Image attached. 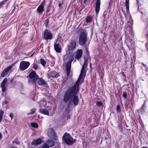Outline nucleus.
Masks as SVG:
<instances>
[{
	"instance_id": "obj_1",
	"label": "nucleus",
	"mask_w": 148,
	"mask_h": 148,
	"mask_svg": "<svg viewBox=\"0 0 148 148\" xmlns=\"http://www.w3.org/2000/svg\"><path fill=\"white\" fill-rule=\"evenodd\" d=\"M82 82L77 81L73 86L69 88L64 93L63 101L65 103L69 101L68 106L73 103L75 106H76L79 103V98L76 96L79 91V83H82Z\"/></svg>"
},
{
	"instance_id": "obj_2",
	"label": "nucleus",
	"mask_w": 148,
	"mask_h": 148,
	"mask_svg": "<svg viewBox=\"0 0 148 148\" xmlns=\"http://www.w3.org/2000/svg\"><path fill=\"white\" fill-rule=\"evenodd\" d=\"M63 141L67 145H72L76 142L75 139H73L71 135L65 133L62 137Z\"/></svg>"
},
{
	"instance_id": "obj_3",
	"label": "nucleus",
	"mask_w": 148,
	"mask_h": 148,
	"mask_svg": "<svg viewBox=\"0 0 148 148\" xmlns=\"http://www.w3.org/2000/svg\"><path fill=\"white\" fill-rule=\"evenodd\" d=\"M87 34L84 32L81 33L79 37V44L81 46H84L86 44L87 40Z\"/></svg>"
},
{
	"instance_id": "obj_4",
	"label": "nucleus",
	"mask_w": 148,
	"mask_h": 148,
	"mask_svg": "<svg viewBox=\"0 0 148 148\" xmlns=\"http://www.w3.org/2000/svg\"><path fill=\"white\" fill-rule=\"evenodd\" d=\"M88 63V62H87V61H84V64L82 65L80 74L77 79V81L80 82H82L81 81V79H84L86 75V71H84V69L85 68L87 67Z\"/></svg>"
},
{
	"instance_id": "obj_5",
	"label": "nucleus",
	"mask_w": 148,
	"mask_h": 148,
	"mask_svg": "<svg viewBox=\"0 0 148 148\" xmlns=\"http://www.w3.org/2000/svg\"><path fill=\"white\" fill-rule=\"evenodd\" d=\"M76 47V41L74 40H71L69 44L67 45L66 51L69 53L73 52Z\"/></svg>"
},
{
	"instance_id": "obj_6",
	"label": "nucleus",
	"mask_w": 148,
	"mask_h": 148,
	"mask_svg": "<svg viewBox=\"0 0 148 148\" xmlns=\"http://www.w3.org/2000/svg\"><path fill=\"white\" fill-rule=\"evenodd\" d=\"M73 60V57L72 56L69 59V61L66 63V75L68 76H69L71 71V63Z\"/></svg>"
},
{
	"instance_id": "obj_7",
	"label": "nucleus",
	"mask_w": 148,
	"mask_h": 148,
	"mask_svg": "<svg viewBox=\"0 0 148 148\" xmlns=\"http://www.w3.org/2000/svg\"><path fill=\"white\" fill-rule=\"evenodd\" d=\"M29 76L30 78L33 79L32 81V84H35L36 81L38 79V75L36 74L35 71H32L29 73Z\"/></svg>"
},
{
	"instance_id": "obj_8",
	"label": "nucleus",
	"mask_w": 148,
	"mask_h": 148,
	"mask_svg": "<svg viewBox=\"0 0 148 148\" xmlns=\"http://www.w3.org/2000/svg\"><path fill=\"white\" fill-rule=\"evenodd\" d=\"M30 63L28 62L21 61L19 66V68L21 71H24L29 66Z\"/></svg>"
},
{
	"instance_id": "obj_9",
	"label": "nucleus",
	"mask_w": 148,
	"mask_h": 148,
	"mask_svg": "<svg viewBox=\"0 0 148 148\" xmlns=\"http://www.w3.org/2000/svg\"><path fill=\"white\" fill-rule=\"evenodd\" d=\"M53 37L52 33L47 29H45L44 34V39L45 40H51Z\"/></svg>"
},
{
	"instance_id": "obj_10",
	"label": "nucleus",
	"mask_w": 148,
	"mask_h": 148,
	"mask_svg": "<svg viewBox=\"0 0 148 148\" xmlns=\"http://www.w3.org/2000/svg\"><path fill=\"white\" fill-rule=\"evenodd\" d=\"M46 1L44 0L42 2L37 9V11L39 13L41 14H42L44 11V7Z\"/></svg>"
},
{
	"instance_id": "obj_11",
	"label": "nucleus",
	"mask_w": 148,
	"mask_h": 148,
	"mask_svg": "<svg viewBox=\"0 0 148 148\" xmlns=\"http://www.w3.org/2000/svg\"><path fill=\"white\" fill-rule=\"evenodd\" d=\"M12 66H8L5 69L1 74V76L4 77L8 73L9 71L11 69Z\"/></svg>"
},
{
	"instance_id": "obj_12",
	"label": "nucleus",
	"mask_w": 148,
	"mask_h": 148,
	"mask_svg": "<svg viewBox=\"0 0 148 148\" xmlns=\"http://www.w3.org/2000/svg\"><path fill=\"white\" fill-rule=\"evenodd\" d=\"M101 5L100 0H97L95 6V11L96 15H98L99 12Z\"/></svg>"
},
{
	"instance_id": "obj_13",
	"label": "nucleus",
	"mask_w": 148,
	"mask_h": 148,
	"mask_svg": "<svg viewBox=\"0 0 148 148\" xmlns=\"http://www.w3.org/2000/svg\"><path fill=\"white\" fill-rule=\"evenodd\" d=\"M8 79L6 78H5L1 84V87L2 89L3 92H4L6 90V88L5 86V84L7 82Z\"/></svg>"
},
{
	"instance_id": "obj_14",
	"label": "nucleus",
	"mask_w": 148,
	"mask_h": 148,
	"mask_svg": "<svg viewBox=\"0 0 148 148\" xmlns=\"http://www.w3.org/2000/svg\"><path fill=\"white\" fill-rule=\"evenodd\" d=\"M49 137L51 138H55L57 137V135L53 129H51L48 134Z\"/></svg>"
},
{
	"instance_id": "obj_15",
	"label": "nucleus",
	"mask_w": 148,
	"mask_h": 148,
	"mask_svg": "<svg viewBox=\"0 0 148 148\" xmlns=\"http://www.w3.org/2000/svg\"><path fill=\"white\" fill-rule=\"evenodd\" d=\"M86 21L85 22V24L86 25L88 23H90L93 21V17L92 16L89 15H87L86 18Z\"/></svg>"
},
{
	"instance_id": "obj_16",
	"label": "nucleus",
	"mask_w": 148,
	"mask_h": 148,
	"mask_svg": "<svg viewBox=\"0 0 148 148\" xmlns=\"http://www.w3.org/2000/svg\"><path fill=\"white\" fill-rule=\"evenodd\" d=\"M42 140L40 138H38L36 140H34L32 143V145L34 146H37L42 143Z\"/></svg>"
},
{
	"instance_id": "obj_17",
	"label": "nucleus",
	"mask_w": 148,
	"mask_h": 148,
	"mask_svg": "<svg viewBox=\"0 0 148 148\" xmlns=\"http://www.w3.org/2000/svg\"><path fill=\"white\" fill-rule=\"evenodd\" d=\"M54 48L56 51L58 53H60L61 51V48L59 43H55L54 45Z\"/></svg>"
},
{
	"instance_id": "obj_18",
	"label": "nucleus",
	"mask_w": 148,
	"mask_h": 148,
	"mask_svg": "<svg viewBox=\"0 0 148 148\" xmlns=\"http://www.w3.org/2000/svg\"><path fill=\"white\" fill-rule=\"evenodd\" d=\"M82 51L81 49H79L77 51L75 56V58L77 60L79 59L82 56Z\"/></svg>"
},
{
	"instance_id": "obj_19",
	"label": "nucleus",
	"mask_w": 148,
	"mask_h": 148,
	"mask_svg": "<svg viewBox=\"0 0 148 148\" xmlns=\"http://www.w3.org/2000/svg\"><path fill=\"white\" fill-rule=\"evenodd\" d=\"M40 113L45 115L49 116V112L46 109L40 108L39 110Z\"/></svg>"
},
{
	"instance_id": "obj_20",
	"label": "nucleus",
	"mask_w": 148,
	"mask_h": 148,
	"mask_svg": "<svg viewBox=\"0 0 148 148\" xmlns=\"http://www.w3.org/2000/svg\"><path fill=\"white\" fill-rule=\"evenodd\" d=\"M36 82L38 84L41 86L45 84L46 83L45 82L43 79L39 78L36 81Z\"/></svg>"
},
{
	"instance_id": "obj_21",
	"label": "nucleus",
	"mask_w": 148,
	"mask_h": 148,
	"mask_svg": "<svg viewBox=\"0 0 148 148\" xmlns=\"http://www.w3.org/2000/svg\"><path fill=\"white\" fill-rule=\"evenodd\" d=\"M50 77H58L59 76V74L57 73L56 71H52L49 74Z\"/></svg>"
},
{
	"instance_id": "obj_22",
	"label": "nucleus",
	"mask_w": 148,
	"mask_h": 148,
	"mask_svg": "<svg viewBox=\"0 0 148 148\" xmlns=\"http://www.w3.org/2000/svg\"><path fill=\"white\" fill-rule=\"evenodd\" d=\"M146 108V104L145 101H144L143 104L142 106L138 110L142 112H145V110Z\"/></svg>"
},
{
	"instance_id": "obj_23",
	"label": "nucleus",
	"mask_w": 148,
	"mask_h": 148,
	"mask_svg": "<svg viewBox=\"0 0 148 148\" xmlns=\"http://www.w3.org/2000/svg\"><path fill=\"white\" fill-rule=\"evenodd\" d=\"M39 104L40 108H42V107L45 108L47 105V103L46 101L42 100L40 101Z\"/></svg>"
},
{
	"instance_id": "obj_24",
	"label": "nucleus",
	"mask_w": 148,
	"mask_h": 148,
	"mask_svg": "<svg viewBox=\"0 0 148 148\" xmlns=\"http://www.w3.org/2000/svg\"><path fill=\"white\" fill-rule=\"evenodd\" d=\"M125 5L127 13L129 12V0H125Z\"/></svg>"
},
{
	"instance_id": "obj_25",
	"label": "nucleus",
	"mask_w": 148,
	"mask_h": 148,
	"mask_svg": "<svg viewBox=\"0 0 148 148\" xmlns=\"http://www.w3.org/2000/svg\"><path fill=\"white\" fill-rule=\"evenodd\" d=\"M47 144L48 145L49 147H51L53 146L54 145V142L51 140H48L47 142Z\"/></svg>"
},
{
	"instance_id": "obj_26",
	"label": "nucleus",
	"mask_w": 148,
	"mask_h": 148,
	"mask_svg": "<svg viewBox=\"0 0 148 148\" xmlns=\"http://www.w3.org/2000/svg\"><path fill=\"white\" fill-rule=\"evenodd\" d=\"M118 127L120 129H122V121L120 119L118 120Z\"/></svg>"
},
{
	"instance_id": "obj_27",
	"label": "nucleus",
	"mask_w": 148,
	"mask_h": 148,
	"mask_svg": "<svg viewBox=\"0 0 148 148\" xmlns=\"http://www.w3.org/2000/svg\"><path fill=\"white\" fill-rule=\"evenodd\" d=\"M40 61L41 64L42 66L44 67L46 64V62L45 61L44 59L41 58L40 59Z\"/></svg>"
},
{
	"instance_id": "obj_28",
	"label": "nucleus",
	"mask_w": 148,
	"mask_h": 148,
	"mask_svg": "<svg viewBox=\"0 0 148 148\" xmlns=\"http://www.w3.org/2000/svg\"><path fill=\"white\" fill-rule=\"evenodd\" d=\"M4 112L1 110H0V123L2 120Z\"/></svg>"
},
{
	"instance_id": "obj_29",
	"label": "nucleus",
	"mask_w": 148,
	"mask_h": 148,
	"mask_svg": "<svg viewBox=\"0 0 148 148\" xmlns=\"http://www.w3.org/2000/svg\"><path fill=\"white\" fill-rule=\"evenodd\" d=\"M116 111L117 113H120L121 112V108L119 105H117L116 106Z\"/></svg>"
},
{
	"instance_id": "obj_30",
	"label": "nucleus",
	"mask_w": 148,
	"mask_h": 148,
	"mask_svg": "<svg viewBox=\"0 0 148 148\" xmlns=\"http://www.w3.org/2000/svg\"><path fill=\"white\" fill-rule=\"evenodd\" d=\"M31 125L32 127L34 128H37L38 127V124L36 123H32Z\"/></svg>"
},
{
	"instance_id": "obj_31",
	"label": "nucleus",
	"mask_w": 148,
	"mask_h": 148,
	"mask_svg": "<svg viewBox=\"0 0 148 148\" xmlns=\"http://www.w3.org/2000/svg\"><path fill=\"white\" fill-rule=\"evenodd\" d=\"M13 143L14 144H16L17 145H19L20 144V143L18 140L17 138H15L14 141H13Z\"/></svg>"
},
{
	"instance_id": "obj_32",
	"label": "nucleus",
	"mask_w": 148,
	"mask_h": 148,
	"mask_svg": "<svg viewBox=\"0 0 148 148\" xmlns=\"http://www.w3.org/2000/svg\"><path fill=\"white\" fill-rule=\"evenodd\" d=\"M49 18L46 19L44 23V24L46 27H48V25L49 24Z\"/></svg>"
},
{
	"instance_id": "obj_33",
	"label": "nucleus",
	"mask_w": 148,
	"mask_h": 148,
	"mask_svg": "<svg viewBox=\"0 0 148 148\" xmlns=\"http://www.w3.org/2000/svg\"><path fill=\"white\" fill-rule=\"evenodd\" d=\"M123 97L125 99H127V93L125 92H123Z\"/></svg>"
},
{
	"instance_id": "obj_34",
	"label": "nucleus",
	"mask_w": 148,
	"mask_h": 148,
	"mask_svg": "<svg viewBox=\"0 0 148 148\" xmlns=\"http://www.w3.org/2000/svg\"><path fill=\"white\" fill-rule=\"evenodd\" d=\"M36 111V109L34 108H33L31 110L30 114H34Z\"/></svg>"
},
{
	"instance_id": "obj_35",
	"label": "nucleus",
	"mask_w": 148,
	"mask_h": 148,
	"mask_svg": "<svg viewBox=\"0 0 148 148\" xmlns=\"http://www.w3.org/2000/svg\"><path fill=\"white\" fill-rule=\"evenodd\" d=\"M96 104L98 106H101L102 105L103 103L102 102L100 101H98L96 103Z\"/></svg>"
},
{
	"instance_id": "obj_36",
	"label": "nucleus",
	"mask_w": 148,
	"mask_h": 148,
	"mask_svg": "<svg viewBox=\"0 0 148 148\" xmlns=\"http://www.w3.org/2000/svg\"><path fill=\"white\" fill-rule=\"evenodd\" d=\"M49 146L47 143H45L42 147V148H49Z\"/></svg>"
},
{
	"instance_id": "obj_37",
	"label": "nucleus",
	"mask_w": 148,
	"mask_h": 148,
	"mask_svg": "<svg viewBox=\"0 0 148 148\" xmlns=\"http://www.w3.org/2000/svg\"><path fill=\"white\" fill-rule=\"evenodd\" d=\"M33 68L34 69L37 70L38 68V67L37 65L36 64H34L33 66Z\"/></svg>"
},
{
	"instance_id": "obj_38",
	"label": "nucleus",
	"mask_w": 148,
	"mask_h": 148,
	"mask_svg": "<svg viewBox=\"0 0 148 148\" xmlns=\"http://www.w3.org/2000/svg\"><path fill=\"white\" fill-rule=\"evenodd\" d=\"M8 0H4L3 2H1L0 3V6L3 5L5 4V3L7 1H8Z\"/></svg>"
},
{
	"instance_id": "obj_39",
	"label": "nucleus",
	"mask_w": 148,
	"mask_h": 148,
	"mask_svg": "<svg viewBox=\"0 0 148 148\" xmlns=\"http://www.w3.org/2000/svg\"><path fill=\"white\" fill-rule=\"evenodd\" d=\"M84 3L85 5L89 4V2H88V0H84Z\"/></svg>"
},
{
	"instance_id": "obj_40",
	"label": "nucleus",
	"mask_w": 148,
	"mask_h": 148,
	"mask_svg": "<svg viewBox=\"0 0 148 148\" xmlns=\"http://www.w3.org/2000/svg\"><path fill=\"white\" fill-rule=\"evenodd\" d=\"M13 114L12 113H10V116L11 117V120H12V119H13Z\"/></svg>"
},
{
	"instance_id": "obj_41",
	"label": "nucleus",
	"mask_w": 148,
	"mask_h": 148,
	"mask_svg": "<svg viewBox=\"0 0 148 148\" xmlns=\"http://www.w3.org/2000/svg\"><path fill=\"white\" fill-rule=\"evenodd\" d=\"M86 54L88 55V56H89V52L88 51V49L86 48Z\"/></svg>"
},
{
	"instance_id": "obj_42",
	"label": "nucleus",
	"mask_w": 148,
	"mask_h": 148,
	"mask_svg": "<svg viewBox=\"0 0 148 148\" xmlns=\"http://www.w3.org/2000/svg\"><path fill=\"white\" fill-rule=\"evenodd\" d=\"M88 57H85L84 58V61H85V62L87 61V62H88Z\"/></svg>"
},
{
	"instance_id": "obj_43",
	"label": "nucleus",
	"mask_w": 148,
	"mask_h": 148,
	"mask_svg": "<svg viewBox=\"0 0 148 148\" xmlns=\"http://www.w3.org/2000/svg\"><path fill=\"white\" fill-rule=\"evenodd\" d=\"M23 25L25 26V27H27L28 26L29 24L28 23H25L23 24Z\"/></svg>"
},
{
	"instance_id": "obj_44",
	"label": "nucleus",
	"mask_w": 148,
	"mask_h": 148,
	"mask_svg": "<svg viewBox=\"0 0 148 148\" xmlns=\"http://www.w3.org/2000/svg\"><path fill=\"white\" fill-rule=\"evenodd\" d=\"M145 47H146V48L147 49V51H148V43H147L145 44Z\"/></svg>"
},
{
	"instance_id": "obj_45",
	"label": "nucleus",
	"mask_w": 148,
	"mask_h": 148,
	"mask_svg": "<svg viewBox=\"0 0 148 148\" xmlns=\"http://www.w3.org/2000/svg\"><path fill=\"white\" fill-rule=\"evenodd\" d=\"M59 3L58 4V7H59V8H60L61 7V5H62V4H61V3L59 1Z\"/></svg>"
},
{
	"instance_id": "obj_46",
	"label": "nucleus",
	"mask_w": 148,
	"mask_h": 148,
	"mask_svg": "<svg viewBox=\"0 0 148 148\" xmlns=\"http://www.w3.org/2000/svg\"><path fill=\"white\" fill-rule=\"evenodd\" d=\"M71 118V115L70 114H68L67 116V119H69Z\"/></svg>"
},
{
	"instance_id": "obj_47",
	"label": "nucleus",
	"mask_w": 148,
	"mask_h": 148,
	"mask_svg": "<svg viewBox=\"0 0 148 148\" xmlns=\"http://www.w3.org/2000/svg\"><path fill=\"white\" fill-rule=\"evenodd\" d=\"M78 3H80L81 4L82 3V0H78Z\"/></svg>"
},
{
	"instance_id": "obj_48",
	"label": "nucleus",
	"mask_w": 148,
	"mask_h": 148,
	"mask_svg": "<svg viewBox=\"0 0 148 148\" xmlns=\"http://www.w3.org/2000/svg\"><path fill=\"white\" fill-rule=\"evenodd\" d=\"M106 11H105V12L103 13V16L104 17H105L106 16Z\"/></svg>"
},
{
	"instance_id": "obj_49",
	"label": "nucleus",
	"mask_w": 148,
	"mask_h": 148,
	"mask_svg": "<svg viewBox=\"0 0 148 148\" xmlns=\"http://www.w3.org/2000/svg\"><path fill=\"white\" fill-rule=\"evenodd\" d=\"M50 10V8H47V13H48L49 12Z\"/></svg>"
},
{
	"instance_id": "obj_50",
	"label": "nucleus",
	"mask_w": 148,
	"mask_h": 148,
	"mask_svg": "<svg viewBox=\"0 0 148 148\" xmlns=\"http://www.w3.org/2000/svg\"><path fill=\"white\" fill-rule=\"evenodd\" d=\"M2 138V134L0 132V139H1Z\"/></svg>"
},
{
	"instance_id": "obj_51",
	"label": "nucleus",
	"mask_w": 148,
	"mask_h": 148,
	"mask_svg": "<svg viewBox=\"0 0 148 148\" xmlns=\"http://www.w3.org/2000/svg\"><path fill=\"white\" fill-rule=\"evenodd\" d=\"M123 77H124L125 78V79H126V78H125L126 76H125V75L124 74H123Z\"/></svg>"
},
{
	"instance_id": "obj_52",
	"label": "nucleus",
	"mask_w": 148,
	"mask_h": 148,
	"mask_svg": "<svg viewBox=\"0 0 148 148\" xmlns=\"http://www.w3.org/2000/svg\"><path fill=\"white\" fill-rule=\"evenodd\" d=\"M51 7V4H50L49 5L48 7L47 8H50Z\"/></svg>"
},
{
	"instance_id": "obj_53",
	"label": "nucleus",
	"mask_w": 148,
	"mask_h": 148,
	"mask_svg": "<svg viewBox=\"0 0 148 148\" xmlns=\"http://www.w3.org/2000/svg\"><path fill=\"white\" fill-rule=\"evenodd\" d=\"M142 65H143L144 66H145V65L143 63H142Z\"/></svg>"
},
{
	"instance_id": "obj_54",
	"label": "nucleus",
	"mask_w": 148,
	"mask_h": 148,
	"mask_svg": "<svg viewBox=\"0 0 148 148\" xmlns=\"http://www.w3.org/2000/svg\"><path fill=\"white\" fill-rule=\"evenodd\" d=\"M34 53H33V54H32L31 55V57H32L34 55Z\"/></svg>"
},
{
	"instance_id": "obj_55",
	"label": "nucleus",
	"mask_w": 148,
	"mask_h": 148,
	"mask_svg": "<svg viewBox=\"0 0 148 148\" xmlns=\"http://www.w3.org/2000/svg\"><path fill=\"white\" fill-rule=\"evenodd\" d=\"M136 1L137 3H138V2H139V0H136Z\"/></svg>"
},
{
	"instance_id": "obj_56",
	"label": "nucleus",
	"mask_w": 148,
	"mask_h": 148,
	"mask_svg": "<svg viewBox=\"0 0 148 148\" xmlns=\"http://www.w3.org/2000/svg\"><path fill=\"white\" fill-rule=\"evenodd\" d=\"M127 31V29H125V32H126Z\"/></svg>"
},
{
	"instance_id": "obj_57",
	"label": "nucleus",
	"mask_w": 148,
	"mask_h": 148,
	"mask_svg": "<svg viewBox=\"0 0 148 148\" xmlns=\"http://www.w3.org/2000/svg\"><path fill=\"white\" fill-rule=\"evenodd\" d=\"M88 2H89V3L90 2V0H88Z\"/></svg>"
},
{
	"instance_id": "obj_58",
	"label": "nucleus",
	"mask_w": 148,
	"mask_h": 148,
	"mask_svg": "<svg viewBox=\"0 0 148 148\" xmlns=\"http://www.w3.org/2000/svg\"><path fill=\"white\" fill-rule=\"evenodd\" d=\"M11 148H16L15 147H11Z\"/></svg>"
},
{
	"instance_id": "obj_59",
	"label": "nucleus",
	"mask_w": 148,
	"mask_h": 148,
	"mask_svg": "<svg viewBox=\"0 0 148 148\" xmlns=\"http://www.w3.org/2000/svg\"><path fill=\"white\" fill-rule=\"evenodd\" d=\"M90 67H91V64H90Z\"/></svg>"
},
{
	"instance_id": "obj_60",
	"label": "nucleus",
	"mask_w": 148,
	"mask_h": 148,
	"mask_svg": "<svg viewBox=\"0 0 148 148\" xmlns=\"http://www.w3.org/2000/svg\"><path fill=\"white\" fill-rule=\"evenodd\" d=\"M6 132L7 133V131H6Z\"/></svg>"
},
{
	"instance_id": "obj_61",
	"label": "nucleus",
	"mask_w": 148,
	"mask_h": 148,
	"mask_svg": "<svg viewBox=\"0 0 148 148\" xmlns=\"http://www.w3.org/2000/svg\"><path fill=\"white\" fill-rule=\"evenodd\" d=\"M56 1H57V0H56Z\"/></svg>"
}]
</instances>
